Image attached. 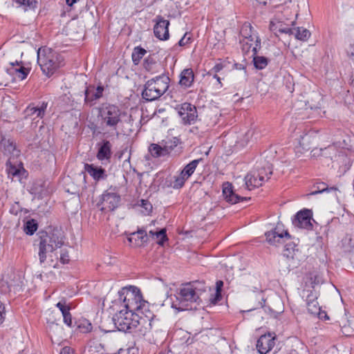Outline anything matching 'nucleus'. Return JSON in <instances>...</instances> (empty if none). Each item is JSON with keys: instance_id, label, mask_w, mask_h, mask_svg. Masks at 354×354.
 Instances as JSON below:
<instances>
[{"instance_id": "f257e3e1", "label": "nucleus", "mask_w": 354, "mask_h": 354, "mask_svg": "<svg viewBox=\"0 0 354 354\" xmlns=\"http://www.w3.org/2000/svg\"><path fill=\"white\" fill-rule=\"evenodd\" d=\"M118 294V300L122 302L125 310L139 313L147 318L151 325L153 315L149 310V303L143 299L139 288L136 286L124 287Z\"/></svg>"}, {"instance_id": "f03ea898", "label": "nucleus", "mask_w": 354, "mask_h": 354, "mask_svg": "<svg viewBox=\"0 0 354 354\" xmlns=\"http://www.w3.org/2000/svg\"><path fill=\"white\" fill-rule=\"evenodd\" d=\"M35 242L39 246L38 256L39 263L42 265L47 258V254L53 252L60 248L64 243L62 231L57 228L39 231Z\"/></svg>"}, {"instance_id": "7ed1b4c3", "label": "nucleus", "mask_w": 354, "mask_h": 354, "mask_svg": "<svg viewBox=\"0 0 354 354\" xmlns=\"http://www.w3.org/2000/svg\"><path fill=\"white\" fill-rule=\"evenodd\" d=\"M196 283H189L180 287L175 295L176 299L172 301L171 307L178 311L192 310L193 304L198 303L199 290L195 286Z\"/></svg>"}, {"instance_id": "20e7f679", "label": "nucleus", "mask_w": 354, "mask_h": 354, "mask_svg": "<svg viewBox=\"0 0 354 354\" xmlns=\"http://www.w3.org/2000/svg\"><path fill=\"white\" fill-rule=\"evenodd\" d=\"M37 63L43 73L50 77L63 65V59L51 48L41 47L37 50Z\"/></svg>"}, {"instance_id": "39448f33", "label": "nucleus", "mask_w": 354, "mask_h": 354, "mask_svg": "<svg viewBox=\"0 0 354 354\" xmlns=\"http://www.w3.org/2000/svg\"><path fill=\"white\" fill-rule=\"evenodd\" d=\"M170 79L165 75L148 80L142 92V98L147 102L159 99L168 89Z\"/></svg>"}, {"instance_id": "423d86ee", "label": "nucleus", "mask_w": 354, "mask_h": 354, "mask_svg": "<svg viewBox=\"0 0 354 354\" xmlns=\"http://www.w3.org/2000/svg\"><path fill=\"white\" fill-rule=\"evenodd\" d=\"M147 319L139 313L121 310L113 317V322L118 330L131 333L138 325L145 323Z\"/></svg>"}, {"instance_id": "0eeeda50", "label": "nucleus", "mask_w": 354, "mask_h": 354, "mask_svg": "<svg viewBox=\"0 0 354 354\" xmlns=\"http://www.w3.org/2000/svg\"><path fill=\"white\" fill-rule=\"evenodd\" d=\"M124 113L119 106L106 104L99 109V117L101 120L102 127L112 131H117L118 126L122 122Z\"/></svg>"}, {"instance_id": "6e6552de", "label": "nucleus", "mask_w": 354, "mask_h": 354, "mask_svg": "<svg viewBox=\"0 0 354 354\" xmlns=\"http://www.w3.org/2000/svg\"><path fill=\"white\" fill-rule=\"evenodd\" d=\"M272 174V167L268 162L261 167H257L250 171L245 177L246 187L251 190L261 186Z\"/></svg>"}, {"instance_id": "1a4fd4ad", "label": "nucleus", "mask_w": 354, "mask_h": 354, "mask_svg": "<svg viewBox=\"0 0 354 354\" xmlns=\"http://www.w3.org/2000/svg\"><path fill=\"white\" fill-rule=\"evenodd\" d=\"M176 110L181 118V122L184 125H190L197 120L198 113L196 107L188 102H185L177 105Z\"/></svg>"}, {"instance_id": "9d476101", "label": "nucleus", "mask_w": 354, "mask_h": 354, "mask_svg": "<svg viewBox=\"0 0 354 354\" xmlns=\"http://www.w3.org/2000/svg\"><path fill=\"white\" fill-rule=\"evenodd\" d=\"M120 201V196L118 193L106 190L102 194L97 205L101 211H113L118 207Z\"/></svg>"}, {"instance_id": "9b49d317", "label": "nucleus", "mask_w": 354, "mask_h": 354, "mask_svg": "<svg viewBox=\"0 0 354 354\" xmlns=\"http://www.w3.org/2000/svg\"><path fill=\"white\" fill-rule=\"evenodd\" d=\"M312 212L307 209H304L298 212L292 219V225L301 229L307 230H313V223L315 221L312 218Z\"/></svg>"}, {"instance_id": "f8f14e48", "label": "nucleus", "mask_w": 354, "mask_h": 354, "mask_svg": "<svg viewBox=\"0 0 354 354\" xmlns=\"http://www.w3.org/2000/svg\"><path fill=\"white\" fill-rule=\"evenodd\" d=\"M267 241L274 245L283 243L290 239V235L287 230L283 229L282 225L277 224L272 230L265 233Z\"/></svg>"}, {"instance_id": "ddd939ff", "label": "nucleus", "mask_w": 354, "mask_h": 354, "mask_svg": "<svg viewBox=\"0 0 354 354\" xmlns=\"http://www.w3.org/2000/svg\"><path fill=\"white\" fill-rule=\"evenodd\" d=\"M153 21L155 23L153 26V34L155 37L162 41L168 40L169 38V21L165 19L161 15H157Z\"/></svg>"}, {"instance_id": "4468645a", "label": "nucleus", "mask_w": 354, "mask_h": 354, "mask_svg": "<svg viewBox=\"0 0 354 354\" xmlns=\"http://www.w3.org/2000/svg\"><path fill=\"white\" fill-rule=\"evenodd\" d=\"M6 72L15 80H24L28 76L30 69L23 66L21 62H10Z\"/></svg>"}, {"instance_id": "2eb2a0df", "label": "nucleus", "mask_w": 354, "mask_h": 354, "mask_svg": "<svg viewBox=\"0 0 354 354\" xmlns=\"http://www.w3.org/2000/svg\"><path fill=\"white\" fill-rule=\"evenodd\" d=\"M274 345V337L270 333L261 335L257 342V349L260 354H266Z\"/></svg>"}, {"instance_id": "dca6fc26", "label": "nucleus", "mask_w": 354, "mask_h": 354, "mask_svg": "<svg viewBox=\"0 0 354 354\" xmlns=\"http://www.w3.org/2000/svg\"><path fill=\"white\" fill-rule=\"evenodd\" d=\"M104 90V86L102 85H98L97 88H95L93 86H89L84 92L85 102L90 103L91 105H93L95 101L102 97Z\"/></svg>"}, {"instance_id": "f3484780", "label": "nucleus", "mask_w": 354, "mask_h": 354, "mask_svg": "<svg viewBox=\"0 0 354 354\" xmlns=\"http://www.w3.org/2000/svg\"><path fill=\"white\" fill-rule=\"evenodd\" d=\"M260 48L261 39L259 37H257L255 46L252 48L253 63L256 68L261 70L267 66L268 64V59L266 57L257 55L258 50Z\"/></svg>"}, {"instance_id": "a211bd4d", "label": "nucleus", "mask_w": 354, "mask_h": 354, "mask_svg": "<svg viewBox=\"0 0 354 354\" xmlns=\"http://www.w3.org/2000/svg\"><path fill=\"white\" fill-rule=\"evenodd\" d=\"M84 169L95 181L104 180L107 177L105 169L101 167L86 163L84 164Z\"/></svg>"}, {"instance_id": "6ab92c4d", "label": "nucleus", "mask_w": 354, "mask_h": 354, "mask_svg": "<svg viewBox=\"0 0 354 354\" xmlns=\"http://www.w3.org/2000/svg\"><path fill=\"white\" fill-rule=\"evenodd\" d=\"M127 239L132 246L142 247L147 242L148 237L145 230H138L131 233Z\"/></svg>"}, {"instance_id": "aec40b11", "label": "nucleus", "mask_w": 354, "mask_h": 354, "mask_svg": "<svg viewBox=\"0 0 354 354\" xmlns=\"http://www.w3.org/2000/svg\"><path fill=\"white\" fill-rule=\"evenodd\" d=\"M223 195L226 201L231 204H236L241 201L248 200L247 198L241 197L238 194H235L233 191L232 185L230 183H227L223 186Z\"/></svg>"}, {"instance_id": "412c9836", "label": "nucleus", "mask_w": 354, "mask_h": 354, "mask_svg": "<svg viewBox=\"0 0 354 354\" xmlns=\"http://www.w3.org/2000/svg\"><path fill=\"white\" fill-rule=\"evenodd\" d=\"M47 106L48 102H40L36 106L34 104L29 105L26 108V112L27 115H36V118H42L45 115Z\"/></svg>"}, {"instance_id": "4be33fe9", "label": "nucleus", "mask_w": 354, "mask_h": 354, "mask_svg": "<svg viewBox=\"0 0 354 354\" xmlns=\"http://www.w3.org/2000/svg\"><path fill=\"white\" fill-rule=\"evenodd\" d=\"M111 154V144L108 140H104L98 149L97 158L100 161L109 160Z\"/></svg>"}, {"instance_id": "5701e85b", "label": "nucleus", "mask_w": 354, "mask_h": 354, "mask_svg": "<svg viewBox=\"0 0 354 354\" xmlns=\"http://www.w3.org/2000/svg\"><path fill=\"white\" fill-rule=\"evenodd\" d=\"M194 80V72L192 68L184 69L180 75L179 84L185 88H189L192 86Z\"/></svg>"}, {"instance_id": "b1692460", "label": "nucleus", "mask_w": 354, "mask_h": 354, "mask_svg": "<svg viewBox=\"0 0 354 354\" xmlns=\"http://www.w3.org/2000/svg\"><path fill=\"white\" fill-rule=\"evenodd\" d=\"M7 172L8 177L12 178H20L24 173L25 169L22 166V163H20L18 166L12 165L11 161L9 160L7 162Z\"/></svg>"}, {"instance_id": "393cba45", "label": "nucleus", "mask_w": 354, "mask_h": 354, "mask_svg": "<svg viewBox=\"0 0 354 354\" xmlns=\"http://www.w3.org/2000/svg\"><path fill=\"white\" fill-rule=\"evenodd\" d=\"M203 161L202 158L193 160L188 164H187L184 168L180 172L187 180H188L191 176L194 173L198 164Z\"/></svg>"}, {"instance_id": "a878e982", "label": "nucleus", "mask_w": 354, "mask_h": 354, "mask_svg": "<svg viewBox=\"0 0 354 354\" xmlns=\"http://www.w3.org/2000/svg\"><path fill=\"white\" fill-rule=\"evenodd\" d=\"M179 143V139L176 137H173L163 140L160 142L162 147L166 153L169 155Z\"/></svg>"}, {"instance_id": "bb28decb", "label": "nucleus", "mask_w": 354, "mask_h": 354, "mask_svg": "<svg viewBox=\"0 0 354 354\" xmlns=\"http://www.w3.org/2000/svg\"><path fill=\"white\" fill-rule=\"evenodd\" d=\"M240 35L250 41H253L254 39H257V36H254L252 34V27L248 22L244 23L240 30Z\"/></svg>"}, {"instance_id": "cd10ccee", "label": "nucleus", "mask_w": 354, "mask_h": 354, "mask_svg": "<svg viewBox=\"0 0 354 354\" xmlns=\"http://www.w3.org/2000/svg\"><path fill=\"white\" fill-rule=\"evenodd\" d=\"M149 151L153 158H156L167 156L160 142L159 144H151L149 147Z\"/></svg>"}, {"instance_id": "c85d7f7f", "label": "nucleus", "mask_w": 354, "mask_h": 354, "mask_svg": "<svg viewBox=\"0 0 354 354\" xmlns=\"http://www.w3.org/2000/svg\"><path fill=\"white\" fill-rule=\"evenodd\" d=\"M1 145L3 147L5 153L12 154L13 156H17L19 154V151L16 149L15 145L9 140H2Z\"/></svg>"}, {"instance_id": "c756f323", "label": "nucleus", "mask_w": 354, "mask_h": 354, "mask_svg": "<svg viewBox=\"0 0 354 354\" xmlns=\"http://www.w3.org/2000/svg\"><path fill=\"white\" fill-rule=\"evenodd\" d=\"M146 53V50L140 46H137L134 48L131 55L132 61L133 64L135 65H138L140 62L141 59L145 56Z\"/></svg>"}, {"instance_id": "7c9ffc66", "label": "nucleus", "mask_w": 354, "mask_h": 354, "mask_svg": "<svg viewBox=\"0 0 354 354\" xmlns=\"http://www.w3.org/2000/svg\"><path fill=\"white\" fill-rule=\"evenodd\" d=\"M295 37L297 39L301 41H306L310 36V32L306 28L303 27H298L295 28Z\"/></svg>"}, {"instance_id": "2f4dec72", "label": "nucleus", "mask_w": 354, "mask_h": 354, "mask_svg": "<svg viewBox=\"0 0 354 354\" xmlns=\"http://www.w3.org/2000/svg\"><path fill=\"white\" fill-rule=\"evenodd\" d=\"M149 235H151L152 237H156L157 239V243L160 245H162L164 242L167 240L166 230L165 228L161 229L158 232H153L151 230L149 232Z\"/></svg>"}, {"instance_id": "473e14b6", "label": "nucleus", "mask_w": 354, "mask_h": 354, "mask_svg": "<svg viewBox=\"0 0 354 354\" xmlns=\"http://www.w3.org/2000/svg\"><path fill=\"white\" fill-rule=\"evenodd\" d=\"M38 225L35 220L28 221L24 225V231L28 235H32L37 230Z\"/></svg>"}, {"instance_id": "72a5a7b5", "label": "nucleus", "mask_w": 354, "mask_h": 354, "mask_svg": "<svg viewBox=\"0 0 354 354\" xmlns=\"http://www.w3.org/2000/svg\"><path fill=\"white\" fill-rule=\"evenodd\" d=\"M16 3L22 6L25 10H34L37 7L36 0H16Z\"/></svg>"}, {"instance_id": "f704fd0d", "label": "nucleus", "mask_w": 354, "mask_h": 354, "mask_svg": "<svg viewBox=\"0 0 354 354\" xmlns=\"http://www.w3.org/2000/svg\"><path fill=\"white\" fill-rule=\"evenodd\" d=\"M174 179L171 186L176 189L182 188L187 180L180 173L178 176H174Z\"/></svg>"}, {"instance_id": "c9c22d12", "label": "nucleus", "mask_w": 354, "mask_h": 354, "mask_svg": "<svg viewBox=\"0 0 354 354\" xmlns=\"http://www.w3.org/2000/svg\"><path fill=\"white\" fill-rule=\"evenodd\" d=\"M307 309L310 314L316 315L320 312L321 308L319 306L317 301H312L307 304Z\"/></svg>"}, {"instance_id": "e433bc0d", "label": "nucleus", "mask_w": 354, "mask_h": 354, "mask_svg": "<svg viewBox=\"0 0 354 354\" xmlns=\"http://www.w3.org/2000/svg\"><path fill=\"white\" fill-rule=\"evenodd\" d=\"M156 62L152 57H147L144 60L143 67L144 68L150 73H153L154 66L156 65Z\"/></svg>"}, {"instance_id": "4c0bfd02", "label": "nucleus", "mask_w": 354, "mask_h": 354, "mask_svg": "<svg viewBox=\"0 0 354 354\" xmlns=\"http://www.w3.org/2000/svg\"><path fill=\"white\" fill-rule=\"evenodd\" d=\"M138 205L144 209L142 212L145 214H149L152 211V205L148 200L142 199Z\"/></svg>"}, {"instance_id": "58836bf2", "label": "nucleus", "mask_w": 354, "mask_h": 354, "mask_svg": "<svg viewBox=\"0 0 354 354\" xmlns=\"http://www.w3.org/2000/svg\"><path fill=\"white\" fill-rule=\"evenodd\" d=\"M344 51L346 57L352 62H354V41L350 42L345 47Z\"/></svg>"}, {"instance_id": "ea45409f", "label": "nucleus", "mask_w": 354, "mask_h": 354, "mask_svg": "<svg viewBox=\"0 0 354 354\" xmlns=\"http://www.w3.org/2000/svg\"><path fill=\"white\" fill-rule=\"evenodd\" d=\"M55 306L62 312V315L71 310L70 306L67 305L65 299H62Z\"/></svg>"}, {"instance_id": "a19ab883", "label": "nucleus", "mask_w": 354, "mask_h": 354, "mask_svg": "<svg viewBox=\"0 0 354 354\" xmlns=\"http://www.w3.org/2000/svg\"><path fill=\"white\" fill-rule=\"evenodd\" d=\"M23 281H21V277L17 276L16 281H10L8 283L9 288H13L15 290H19L21 288Z\"/></svg>"}, {"instance_id": "79ce46f5", "label": "nucleus", "mask_w": 354, "mask_h": 354, "mask_svg": "<svg viewBox=\"0 0 354 354\" xmlns=\"http://www.w3.org/2000/svg\"><path fill=\"white\" fill-rule=\"evenodd\" d=\"M69 261H70V257H69L68 250L66 249L62 250L61 254H60V261L63 264H66V263H68L69 262Z\"/></svg>"}, {"instance_id": "37998d69", "label": "nucleus", "mask_w": 354, "mask_h": 354, "mask_svg": "<svg viewBox=\"0 0 354 354\" xmlns=\"http://www.w3.org/2000/svg\"><path fill=\"white\" fill-rule=\"evenodd\" d=\"M187 35H188L187 32L185 33L183 37L179 40V41L178 43V46H184L187 44H189V43H190L192 41L191 37L190 36H187Z\"/></svg>"}, {"instance_id": "c03bdc74", "label": "nucleus", "mask_w": 354, "mask_h": 354, "mask_svg": "<svg viewBox=\"0 0 354 354\" xmlns=\"http://www.w3.org/2000/svg\"><path fill=\"white\" fill-rule=\"evenodd\" d=\"M223 67L224 66L221 63H218L208 72V75L217 74L223 70Z\"/></svg>"}, {"instance_id": "a18cd8bd", "label": "nucleus", "mask_w": 354, "mask_h": 354, "mask_svg": "<svg viewBox=\"0 0 354 354\" xmlns=\"http://www.w3.org/2000/svg\"><path fill=\"white\" fill-rule=\"evenodd\" d=\"M63 316V319L64 324H66L68 326H72V315L70 313V311H68V313H65Z\"/></svg>"}, {"instance_id": "49530a36", "label": "nucleus", "mask_w": 354, "mask_h": 354, "mask_svg": "<svg viewBox=\"0 0 354 354\" xmlns=\"http://www.w3.org/2000/svg\"><path fill=\"white\" fill-rule=\"evenodd\" d=\"M221 292H216L214 295L212 297L209 298L210 303L212 304L215 305L217 304L218 301H219L221 299Z\"/></svg>"}, {"instance_id": "de8ad7c7", "label": "nucleus", "mask_w": 354, "mask_h": 354, "mask_svg": "<svg viewBox=\"0 0 354 354\" xmlns=\"http://www.w3.org/2000/svg\"><path fill=\"white\" fill-rule=\"evenodd\" d=\"M20 212H21V209L19 207V203H15V204L13 205L10 209V212L14 215H17Z\"/></svg>"}, {"instance_id": "09e8293b", "label": "nucleus", "mask_w": 354, "mask_h": 354, "mask_svg": "<svg viewBox=\"0 0 354 354\" xmlns=\"http://www.w3.org/2000/svg\"><path fill=\"white\" fill-rule=\"evenodd\" d=\"M317 297L313 291H310L306 297V304L312 301H316Z\"/></svg>"}, {"instance_id": "8fccbe9b", "label": "nucleus", "mask_w": 354, "mask_h": 354, "mask_svg": "<svg viewBox=\"0 0 354 354\" xmlns=\"http://www.w3.org/2000/svg\"><path fill=\"white\" fill-rule=\"evenodd\" d=\"M278 31L281 33H286L288 35H294L295 28H279Z\"/></svg>"}, {"instance_id": "3c124183", "label": "nucleus", "mask_w": 354, "mask_h": 354, "mask_svg": "<svg viewBox=\"0 0 354 354\" xmlns=\"http://www.w3.org/2000/svg\"><path fill=\"white\" fill-rule=\"evenodd\" d=\"M59 354H75V351L69 346H64L62 348Z\"/></svg>"}, {"instance_id": "603ef678", "label": "nucleus", "mask_w": 354, "mask_h": 354, "mask_svg": "<svg viewBox=\"0 0 354 354\" xmlns=\"http://www.w3.org/2000/svg\"><path fill=\"white\" fill-rule=\"evenodd\" d=\"M5 317V307L0 301V325L3 323Z\"/></svg>"}, {"instance_id": "864d4df0", "label": "nucleus", "mask_w": 354, "mask_h": 354, "mask_svg": "<svg viewBox=\"0 0 354 354\" xmlns=\"http://www.w3.org/2000/svg\"><path fill=\"white\" fill-rule=\"evenodd\" d=\"M315 316H317L320 319H325V320L329 319V317L328 316L326 313L325 311H322L321 310H320V312L319 313V314L316 315Z\"/></svg>"}, {"instance_id": "5fc2aeb1", "label": "nucleus", "mask_w": 354, "mask_h": 354, "mask_svg": "<svg viewBox=\"0 0 354 354\" xmlns=\"http://www.w3.org/2000/svg\"><path fill=\"white\" fill-rule=\"evenodd\" d=\"M223 287V281L221 280H218L216 282V292H222V288Z\"/></svg>"}, {"instance_id": "6e6d98bb", "label": "nucleus", "mask_w": 354, "mask_h": 354, "mask_svg": "<svg viewBox=\"0 0 354 354\" xmlns=\"http://www.w3.org/2000/svg\"><path fill=\"white\" fill-rule=\"evenodd\" d=\"M79 0H66V3L68 6H72L74 3H77Z\"/></svg>"}, {"instance_id": "4d7b16f0", "label": "nucleus", "mask_w": 354, "mask_h": 354, "mask_svg": "<svg viewBox=\"0 0 354 354\" xmlns=\"http://www.w3.org/2000/svg\"><path fill=\"white\" fill-rule=\"evenodd\" d=\"M252 132L251 131H247V132L245 133V138H246V141H245V142H246V143L248 142L249 138H251V137H252Z\"/></svg>"}, {"instance_id": "13d9d810", "label": "nucleus", "mask_w": 354, "mask_h": 354, "mask_svg": "<svg viewBox=\"0 0 354 354\" xmlns=\"http://www.w3.org/2000/svg\"><path fill=\"white\" fill-rule=\"evenodd\" d=\"M327 190H328V189H327V188L322 187V189H321L320 190H319V191H315V192H313L310 194H311V195H315V194H317V193H322V192H325V191H327Z\"/></svg>"}, {"instance_id": "bf43d9fd", "label": "nucleus", "mask_w": 354, "mask_h": 354, "mask_svg": "<svg viewBox=\"0 0 354 354\" xmlns=\"http://www.w3.org/2000/svg\"><path fill=\"white\" fill-rule=\"evenodd\" d=\"M307 137H308V136H307L306 134V135H304V136H301V139H300V140H299V144H300V145H302V146H304V140L307 138Z\"/></svg>"}, {"instance_id": "052dcab7", "label": "nucleus", "mask_w": 354, "mask_h": 354, "mask_svg": "<svg viewBox=\"0 0 354 354\" xmlns=\"http://www.w3.org/2000/svg\"><path fill=\"white\" fill-rule=\"evenodd\" d=\"M212 75H213V78L216 79L217 80V82H218V84H220V86H221L222 84L221 82V77L217 74H212Z\"/></svg>"}, {"instance_id": "680f3d73", "label": "nucleus", "mask_w": 354, "mask_h": 354, "mask_svg": "<svg viewBox=\"0 0 354 354\" xmlns=\"http://www.w3.org/2000/svg\"><path fill=\"white\" fill-rule=\"evenodd\" d=\"M286 252H288V253L285 252L283 254L284 256H286L287 257H293L288 248H286Z\"/></svg>"}, {"instance_id": "e2e57ef3", "label": "nucleus", "mask_w": 354, "mask_h": 354, "mask_svg": "<svg viewBox=\"0 0 354 354\" xmlns=\"http://www.w3.org/2000/svg\"><path fill=\"white\" fill-rule=\"evenodd\" d=\"M92 328L93 327H92L91 324L88 323L87 326L86 327V330H84V332H89V331H91L92 330Z\"/></svg>"}, {"instance_id": "0e129e2a", "label": "nucleus", "mask_w": 354, "mask_h": 354, "mask_svg": "<svg viewBox=\"0 0 354 354\" xmlns=\"http://www.w3.org/2000/svg\"><path fill=\"white\" fill-rule=\"evenodd\" d=\"M158 354H173V353L170 350H168V351L160 352Z\"/></svg>"}, {"instance_id": "69168bd1", "label": "nucleus", "mask_w": 354, "mask_h": 354, "mask_svg": "<svg viewBox=\"0 0 354 354\" xmlns=\"http://www.w3.org/2000/svg\"><path fill=\"white\" fill-rule=\"evenodd\" d=\"M268 0H257V1L261 4L266 5Z\"/></svg>"}, {"instance_id": "338daca9", "label": "nucleus", "mask_w": 354, "mask_h": 354, "mask_svg": "<svg viewBox=\"0 0 354 354\" xmlns=\"http://www.w3.org/2000/svg\"><path fill=\"white\" fill-rule=\"evenodd\" d=\"M263 303H261V306L263 307L265 304L266 300L264 299H262Z\"/></svg>"}]
</instances>
